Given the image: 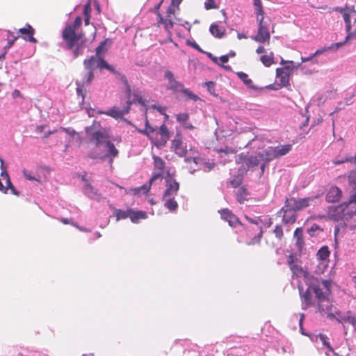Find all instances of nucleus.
I'll use <instances>...</instances> for the list:
<instances>
[{"mask_svg": "<svg viewBox=\"0 0 356 356\" xmlns=\"http://www.w3.org/2000/svg\"><path fill=\"white\" fill-rule=\"evenodd\" d=\"M306 284L307 289L305 291L302 286H298L302 308L307 309L310 307H315L320 312H330L332 304L328 298L330 292V281L322 280L320 282L315 278V281L312 284Z\"/></svg>", "mask_w": 356, "mask_h": 356, "instance_id": "obj_1", "label": "nucleus"}, {"mask_svg": "<svg viewBox=\"0 0 356 356\" xmlns=\"http://www.w3.org/2000/svg\"><path fill=\"white\" fill-rule=\"evenodd\" d=\"M82 23L81 17H76L72 24H67L62 32V38L65 42L67 49L72 50L73 49V55L74 58L79 57L83 54L84 44V33L79 32Z\"/></svg>", "mask_w": 356, "mask_h": 356, "instance_id": "obj_2", "label": "nucleus"}, {"mask_svg": "<svg viewBox=\"0 0 356 356\" xmlns=\"http://www.w3.org/2000/svg\"><path fill=\"white\" fill-rule=\"evenodd\" d=\"M86 133L91 136V140L95 142V146L99 147L102 145H105L107 147V153L105 155L99 156L90 154V156L92 159L100 158L104 159L106 157L109 158V161L112 164L113 159L118 155V150L115 145L108 140V135L106 130L92 131L91 128H86Z\"/></svg>", "mask_w": 356, "mask_h": 356, "instance_id": "obj_3", "label": "nucleus"}, {"mask_svg": "<svg viewBox=\"0 0 356 356\" xmlns=\"http://www.w3.org/2000/svg\"><path fill=\"white\" fill-rule=\"evenodd\" d=\"M139 132L147 136L154 140V144L157 147L165 146L170 138V132L165 123H163L157 129L156 127H153L149 125L147 118L145 120V129L139 130Z\"/></svg>", "mask_w": 356, "mask_h": 356, "instance_id": "obj_4", "label": "nucleus"}, {"mask_svg": "<svg viewBox=\"0 0 356 356\" xmlns=\"http://www.w3.org/2000/svg\"><path fill=\"white\" fill-rule=\"evenodd\" d=\"M349 181L353 185L354 193L350 196L348 202H345L341 204L343 210V220H348L353 216H356V170L352 171L349 175Z\"/></svg>", "mask_w": 356, "mask_h": 356, "instance_id": "obj_5", "label": "nucleus"}, {"mask_svg": "<svg viewBox=\"0 0 356 356\" xmlns=\"http://www.w3.org/2000/svg\"><path fill=\"white\" fill-rule=\"evenodd\" d=\"M257 22V31L255 35L252 37V39L260 44H270V31L269 29L270 22L269 19H266L265 17L256 18Z\"/></svg>", "mask_w": 356, "mask_h": 356, "instance_id": "obj_6", "label": "nucleus"}, {"mask_svg": "<svg viewBox=\"0 0 356 356\" xmlns=\"http://www.w3.org/2000/svg\"><path fill=\"white\" fill-rule=\"evenodd\" d=\"M125 84L127 86V95L128 96V100H127V107L123 110H120L119 108L116 107H113L111 109L104 111V112H99V113H104L107 115H109L115 119H121L123 118V116L126 114H127L130 111V106L132 103L135 102L136 100L138 102L139 104H143L144 102L143 101V99L141 97L136 95V99H134L131 100V88L129 85L127 80H125Z\"/></svg>", "mask_w": 356, "mask_h": 356, "instance_id": "obj_7", "label": "nucleus"}, {"mask_svg": "<svg viewBox=\"0 0 356 356\" xmlns=\"http://www.w3.org/2000/svg\"><path fill=\"white\" fill-rule=\"evenodd\" d=\"M179 10V9L170 6L166 10L165 18L163 17L160 12H158V25L163 24L165 29L169 31L174 26L173 19L175 17L176 12Z\"/></svg>", "mask_w": 356, "mask_h": 356, "instance_id": "obj_8", "label": "nucleus"}, {"mask_svg": "<svg viewBox=\"0 0 356 356\" xmlns=\"http://www.w3.org/2000/svg\"><path fill=\"white\" fill-rule=\"evenodd\" d=\"M165 181L166 188L164 191L163 197L167 198L168 197H174L177 194L179 189V184L169 173L165 177Z\"/></svg>", "mask_w": 356, "mask_h": 356, "instance_id": "obj_9", "label": "nucleus"}, {"mask_svg": "<svg viewBox=\"0 0 356 356\" xmlns=\"http://www.w3.org/2000/svg\"><path fill=\"white\" fill-rule=\"evenodd\" d=\"M171 150L179 157H184L187 154V147L182 141L181 134L177 133L172 140Z\"/></svg>", "mask_w": 356, "mask_h": 356, "instance_id": "obj_10", "label": "nucleus"}, {"mask_svg": "<svg viewBox=\"0 0 356 356\" xmlns=\"http://www.w3.org/2000/svg\"><path fill=\"white\" fill-rule=\"evenodd\" d=\"M290 270H291L293 275H295L296 277H303L305 284H312L314 281H315V277H314L307 270H304L302 266L298 264L293 266L291 265Z\"/></svg>", "mask_w": 356, "mask_h": 356, "instance_id": "obj_11", "label": "nucleus"}, {"mask_svg": "<svg viewBox=\"0 0 356 356\" xmlns=\"http://www.w3.org/2000/svg\"><path fill=\"white\" fill-rule=\"evenodd\" d=\"M260 161H261L259 156V153L257 155H252L249 157H247L243 154H241L236 159V162L238 163H245L248 169H252L258 166Z\"/></svg>", "mask_w": 356, "mask_h": 356, "instance_id": "obj_12", "label": "nucleus"}, {"mask_svg": "<svg viewBox=\"0 0 356 356\" xmlns=\"http://www.w3.org/2000/svg\"><path fill=\"white\" fill-rule=\"evenodd\" d=\"M164 76L168 81L169 86L168 88L175 91L181 92L184 88V86L179 81L175 79L173 73L167 70L165 72Z\"/></svg>", "mask_w": 356, "mask_h": 356, "instance_id": "obj_13", "label": "nucleus"}, {"mask_svg": "<svg viewBox=\"0 0 356 356\" xmlns=\"http://www.w3.org/2000/svg\"><path fill=\"white\" fill-rule=\"evenodd\" d=\"M35 32V29L29 24H26L24 27L20 28L18 30V33L20 34L19 37L32 43L38 42V40L33 36Z\"/></svg>", "mask_w": 356, "mask_h": 356, "instance_id": "obj_14", "label": "nucleus"}, {"mask_svg": "<svg viewBox=\"0 0 356 356\" xmlns=\"http://www.w3.org/2000/svg\"><path fill=\"white\" fill-rule=\"evenodd\" d=\"M343 210L342 207L338 206H330L327 208V214L330 219L334 221H344L343 213Z\"/></svg>", "mask_w": 356, "mask_h": 356, "instance_id": "obj_15", "label": "nucleus"}, {"mask_svg": "<svg viewBox=\"0 0 356 356\" xmlns=\"http://www.w3.org/2000/svg\"><path fill=\"white\" fill-rule=\"evenodd\" d=\"M221 218L226 220L231 227H236L238 225H243L238 217H236L229 209H224L219 211Z\"/></svg>", "mask_w": 356, "mask_h": 356, "instance_id": "obj_16", "label": "nucleus"}, {"mask_svg": "<svg viewBox=\"0 0 356 356\" xmlns=\"http://www.w3.org/2000/svg\"><path fill=\"white\" fill-rule=\"evenodd\" d=\"M259 156L261 161L269 163L270 161L277 159L274 147L270 146L263 152H259Z\"/></svg>", "mask_w": 356, "mask_h": 356, "instance_id": "obj_17", "label": "nucleus"}, {"mask_svg": "<svg viewBox=\"0 0 356 356\" xmlns=\"http://www.w3.org/2000/svg\"><path fill=\"white\" fill-rule=\"evenodd\" d=\"M341 191L337 186H332L326 195V200L328 202H337L341 197Z\"/></svg>", "mask_w": 356, "mask_h": 356, "instance_id": "obj_18", "label": "nucleus"}, {"mask_svg": "<svg viewBox=\"0 0 356 356\" xmlns=\"http://www.w3.org/2000/svg\"><path fill=\"white\" fill-rule=\"evenodd\" d=\"M329 316L332 318H335L339 323H348L350 324L353 316L350 311H348L344 314L341 312H337L335 314H330Z\"/></svg>", "mask_w": 356, "mask_h": 356, "instance_id": "obj_19", "label": "nucleus"}, {"mask_svg": "<svg viewBox=\"0 0 356 356\" xmlns=\"http://www.w3.org/2000/svg\"><path fill=\"white\" fill-rule=\"evenodd\" d=\"M248 220L252 224H254L257 225V230L258 231V233L252 238L251 241L248 242V245H252L256 244H259L261 241V238L263 236V230L262 227L260 226H258V223L253 219L250 218L248 217H246Z\"/></svg>", "mask_w": 356, "mask_h": 356, "instance_id": "obj_20", "label": "nucleus"}, {"mask_svg": "<svg viewBox=\"0 0 356 356\" xmlns=\"http://www.w3.org/2000/svg\"><path fill=\"white\" fill-rule=\"evenodd\" d=\"M161 177V174H160V173L154 175L149 179V182L148 184H144L140 187L134 188V193L139 194L140 193H143L144 194H147L151 188V185H152V182L154 181L155 180H156L157 179L160 178Z\"/></svg>", "mask_w": 356, "mask_h": 356, "instance_id": "obj_21", "label": "nucleus"}, {"mask_svg": "<svg viewBox=\"0 0 356 356\" xmlns=\"http://www.w3.org/2000/svg\"><path fill=\"white\" fill-rule=\"evenodd\" d=\"M209 31L211 35L217 38H223L226 33L225 28L216 23L211 24Z\"/></svg>", "mask_w": 356, "mask_h": 356, "instance_id": "obj_22", "label": "nucleus"}, {"mask_svg": "<svg viewBox=\"0 0 356 356\" xmlns=\"http://www.w3.org/2000/svg\"><path fill=\"white\" fill-rule=\"evenodd\" d=\"M1 177L3 180H4L6 181V187H8V190L10 189V193H12L16 196H19V192L17 191L16 190V188H15V186L13 185L12 182L10 181L9 175L6 170H3L1 172Z\"/></svg>", "mask_w": 356, "mask_h": 356, "instance_id": "obj_23", "label": "nucleus"}, {"mask_svg": "<svg viewBox=\"0 0 356 356\" xmlns=\"http://www.w3.org/2000/svg\"><path fill=\"white\" fill-rule=\"evenodd\" d=\"M277 159L286 155L292 149L291 144H286L274 147Z\"/></svg>", "mask_w": 356, "mask_h": 356, "instance_id": "obj_24", "label": "nucleus"}, {"mask_svg": "<svg viewBox=\"0 0 356 356\" xmlns=\"http://www.w3.org/2000/svg\"><path fill=\"white\" fill-rule=\"evenodd\" d=\"M129 218L134 223H138L140 219H145L147 218V214L145 211H135L131 209H129Z\"/></svg>", "mask_w": 356, "mask_h": 356, "instance_id": "obj_25", "label": "nucleus"}, {"mask_svg": "<svg viewBox=\"0 0 356 356\" xmlns=\"http://www.w3.org/2000/svg\"><path fill=\"white\" fill-rule=\"evenodd\" d=\"M261 63L266 67H270L275 62V54L273 51L262 55L260 57Z\"/></svg>", "mask_w": 356, "mask_h": 356, "instance_id": "obj_26", "label": "nucleus"}, {"mask_svg": "<svg viewBox=\"0 0 356 356\" xmlns=\"http://www.w3.org/2000/svg\"><path fill=\"white\" fill-rule=\"evenodd\" d=\"M82 180L86 181L83 193L90 198H96L99 197L97 191L93 188V186L88 182V181L85 179V177L82 178Z\"/></svg>", "mask_w": 356, "mask_h": 356, "instance_id": "obj_27", "label": "nucleus"}, {"mask_svg": "<svg viewBox=\"0 0 356 356\" xmlns=\"http://www.w3.org/2000/svg\"><path fill=\"white\" fill-rule=\"evenodd\" d=\"M248 195H249V192L245 186L240 187L236 191V199H237V201L240 204H243L245 201H247Z\"/></svg>", "mask_w": 356, "mask_h": 356, "instance_id": "obj_28", "label": "nucleus"}, {"mask_svg": "<svg viewBox=\"0 0 356 356\" xmlns=\"http://www.w3.org/2000/svg\"><path fill=\"white\" fill-rule=\"evenodd\" d=\"M97 65V57L95 55L88 59H85L83 61L84 68L86 71H95Z\"/></svg>", "mask_w": 356, "mask_h": 356, "instance_id": "obj_29", "label": "nucleus"}, {"mask_svg": "<svg viewBox=\"0 0 356 356\" xmlns=\"http://www.w3.org/2000/svg\"><path fill=\"white\" fill-rule=\"evenodd\" d=\"M294 238L296 239V246L301 250L305 245L303 239V230L301 227H298L294 232Z\"/></svg>", "mask_w": 356, "mask_h": 356, "instance_id": "obj_30", "label": "nucleus"}, {"mask_svg": "<svg viewBox=\"0 0 356 356\" xmlns=\"http://www.w3.org/2000/svg\"><path fill=\"white\" fill-rule=\"evenodd\" d=\"M316 198L317 196L298 199L297 210L300 211L302 209L308 207L309 206H310L311 203Z\"/></svg>", "mask_w": 356, "mask_h": 356, "instance_id": "obj_31", "label": "nucleus"}, {"mask_svg": "<svg viewBox=\"0 0 356 356\" xmlns=\"http://www.w3.org/2000/svg\"><path fill=\"white\" fill-rule=\"evenodd\" d=\"M276 76L280 79L282 85L286 86L289 83L290 75L282 67L276 70Z\"/></svg>", "mask_w": 356, "mask_h": 356, "instance_id": "obj_32", "label": "nucleus"}, {"mask_svg": "<svg viewBox=\"0 0 356 356\" xmlns=\"http://www.w3.org/2000/svg\"><path fill=\"white\" fill-rule=\"evenodd\" d=\"M253 5L254 7V14L256 15V18L265 17L264 7L261 0H253Z\"/></svg>", "mask_w": 356, "mask_h": 356, "instance_id": "obj_33", "label": "nucleus"}, {"mask_svg": "<svg viewBox=\"0 0 356 356\" xmlns=\"http://www.w3.org/2000/svg\"><path fill=\"white\" fill-rule=\"evenodd\" d=\"M298 199L295 197L287 198L285 201L284 209L288 210L298 211Z\"/></svg>", "mask_w": 356, "mask_h": 356, "instance_id": "obj_34", "label": "nucleus"}, {"mask_svg": "<svg viewBox=\"0 0 356 356\" xmlns=\"http://www.w3.org/2000/svg\"><path fill=\"white\" fill-rule=\"evenodd\" d=\"M163 199L165 200L164 206L170 211H173L177 209L178 204L177 202L175 200L174 197H168L167 198Z\"/></svg>", "mask_w": 356, "mask_h": 356, "instance_id": "obj_35", "label": "nucleus"}, {"mask_svg": "<svg viewBox=\"0 0 356 356\" xmlns=\"http://www.w3.org/2000/svg\"><path fill=\"white\" fill-rule=\"evenodd\" d=\"M97 66L100 70L106 69V70H109L111 72H115L114 68L112 66L109 65L102 56L97 57Z\"/></svg>", "mask_w": 356, "mask_h": 356, "instance_id": "obj_36", "label": "nucleus"}, {"mask_svg": "<svg viewBox=\"0 0 356 356\" xmlns=\"http://www.w3.org/2000/svg\"><path fill=\"white\" fill-rule=\"evenodd\" d=\"M115 216L116 218V220H120L122 219H126L129 218V209L124 211L122 209H115L114 210Z\"/></svg>", "mask_w": 356, "mask_h": 356, "instance_id": "obj_37", "label": "nucleus"}, {"mask_svg": "<svg viewBox=\"0 0 356 356\" xmlns=\"http://www.w3.org/2000/svg\"><path fill=\"white\" fill-rule=\"evenodd\" d=\"M330 250L327 246H323L320 248L317 252V256L321 260H325L330 256Z\"/></svg>", "mask_w": 356, "mask_h": 356, "instance_id": "obj_38", "label": "nucleus"}, {"mask_svg": "<svg viewBox=\"0 0 356 356\" xmlns=\"http://www.w3.org/2000/svg\"><path fill=\"white\" fill-rule=\"evenodd\" d=\"M181 93L184 94L186 97L187 99H192L195 102H197L200 99L197 95H196L192 91H191L190 90H188L187 88H184V90H182Z\"/></svg>", "mask_w": 356, "mask_h": 356, "instance_id": "obj_39", "label": "nucleus"}, {"mask_svg": "<svg viewBox=\"0 0 356 356\" xmlns=\"http://www.w3.org/2000/svg\"><path fill=\"white\" fill-rule=\"evenodd\" d=\"M153 159L155 168L160 170H163V169L165 168L164 161L161 157L156 156H154Z\"/></svg>", "mask_w": 356, "mask_h": 356, "instance_id": "obj_40", "label": "nucleus"}, {"mask_svg": "<svg viewBox=\"0 0 356 356\" xmlns=\"http://www.w3.org/2000/svg\"><path fill=\"white\" fill-rule=\"evenodd\" d=\"M238 76L243 81V83L250 86H252V81L249 78L248 75L243 72H240L237 73Z\"/></svg>", "mask_w": 356, "mask_h": 356, "instance_id": "obj_41", "label": "nucleus"}, {"mask_svg": "<svg viewBox=\"0 0 356 356\" xmlns=\"http://www.w3.org/2000/svg\"><path fill=\"white\" fill-rule=\"evenodd\" d=\"M281 211H284V216H283V222L285 223V224H292V223H294L295 221H296V216L294 215H292L291 216L287 218V213H288V211L287 209H285L284 207H283L282 209H281Z\"/></svg>", "mask_w": 356, "mask_h": 356, "instance_id": "obj_42", "label": "nucleus"}, {"mask_svg": "<svg viewBox=\"0 0 356 356\" xmlns=\"http://www.w3.org/2000/svg\"><path fill=\"white\" fill-rule=\"evenodd\" d=\"M343 18L345 22V26H346V31H349L350 26L351 25V21H350V11H347V10L342 14Z\"/></svg>", "mask_w": 356, "mask_h": 356, "instance_id": "obj_43", "label": "nucleus"}, {"mask_svg": "<svg viewBox=\"0 0 356 356\" xmlns=\"http://www.w3.org/2000/svg\"><path fill=\"white\" fill-rule=\"evenodd\" d=\"M106 44V40L100 42L99 45L95 49V55L97 57L101 56L102 54H104L106 51L105 46Z\"/></svg>", "mask_w": 356, "mask_h": 356, "instance_id": "obj_44", "label": "nucleus"}, {"mask_svg": "<svg viewBox=\"0 0 356 356\" xmlns=\"http://www.w3.org/2000/svg\"><path fill=\"white\" fill-rule=\"evenodd\" d=\"M189 119V114L187 113H181L176 115V120L181 124L188 122Z\"/></svg>", "mask_w": 356, "mask_h": 356, "instance_id": "obj_45", "label": "nucleus"}, {"mask_svg": "<svg viewBox=\"0 0 356 356\" xmlns=\"http://www.w3.org/2000/svg\"><path fill=\"white\" fill-rule=\"evenodd\" d=\"M273 233L275 236V237L279 240L281 241L283 238L284 236V232L282 227L281 225H276L275 227V229H273Z\"/></svg>", "mask_w": 356, "mask_h": 356, "instance_id": "obj_46", "label": "nucleus"}, {"mask_svg": "<svg viewBox=\"0 0 356 356\" xmlns=\"http://www.w3.org/2000/svg\"><path fill=\"white\" fill-rule=\"evenodd\" d=\"M347 35L345 38V42H348L356 38V29L352 30V26H350L349 31H346Z\"/></svg>", "mask_w": 356, "mask_h": 356, "instance_id": "obj_47", "label": "nucleus"}, {"mask_svg": "<svg viewBox=\"0 0 356 356\" xmlns=\"http://www.w3.org/2000/svg\"><path fill=\"white\" fill-rule=\"evenodd\" d=\"M84 83H83L82 84L79 83H76V92H77V95L79 96H81V98H82V100L84 99L85 98V96H86V89L84 88Z\"/></svg>", "mask_w": 356, "mask_h": 356, "instance_id": "obj_48", "label": "nucleus"}, {"mask_svg": "<svg viewBox=\"0 0 356 356\" xmlns=\"http://www.w3.org/2000/svg\"><path fill=\"white\" fill-rule=\"evenodd\" d=\"M94 79V71H86L85 76H83V83L90 84Z\"/></svg>", "mask_w": 356, "mask_h": 356, "instance_id": "obj_49", "label": "nucleus"}, {"mask_svg": "<svg viewBox=\"0 0 356 356\" xmlns=\"http://www.w3.org/2000/svg\"><path fill=\"white\" fill-rule=\"evenodd\" d=\"M301 65V63H294V64H289L287 65H285L284 67H282V69L289 72V74L290 75L291 72H292V70L294 69V68H298Z\"/></svg>", "mask_w": 356, "mask_h": 356, "instance_id": "obj_50", "label": "nucleus"}, {"mask_svg": "<svg viewBox=\"0 0 356 356\" xmlns=\"http://www.w3.org/2000/svg\"><path fill=\"white\" fill-rule=\"evenodd\" d=\"M204 8L206 10H211L217 8L218 6L216 4L214 0H206L204 2Z\"/></svg>", "mask_w": 356, "mask_h": 356, "instance_id": "obj_51", "label": "nucleus"}, {"mask_svg": "<svg viewBox=\"0 0 356 356\" xmlns=\"http://www.w3.org/2000/svg\"><path fill=\"white\" fill-rule=\"evenodd\" d=\"M216 151L219 153H224L225 154H234L236 151L232 147L226 146L225 148L216 149Z\"/></svg>", "mask_w": 356, "mask_h": 356, "instance_id": "obj_52", "label": "nucleus"}, {"mask_svg": "<svg viewBox=\"0 0 356 356\" xmlns=\"http://www.w3.org/2000/svg\"><path fill=\"white\" fill-rule=\"evenodd\" d=\"M19 36H13V38H7L8 40V44L7 45L4 47V51H8V49H9L15 43V42L17 40V39L19 38Z\"/></svg>", "mask_w": 356, "mask_h": 356, "instance_id": "obj_53", "label": "nucleus"}, {"mask_svg": "<svg viewBox=\"0 0 356 356\" xmlns=\"http://www.w3.org/2000/svg\"><path fill=\"white\" fill-rule=\"evenodd\" d=\"M242 178L241 177H236L230 181V184L234 188H237L242 184Z\"/></svg>", "mask_w": 356, "mask_h": 356, "instance_id": "obj_54", "label": "nucleus"}, {"mask_svg": "<svg viewBox=\"0 0 356 356\" xmlns=\"http://www.w3.org/2000/svg\"><path fill=\"white\" fill-rule=\"evenodd\" d=\"M319 338L324 346H325L329 350H332V347L330 346V343L327 341V337L324 334H320Z\"/></svg>", "mask_w": 356, "mask_h": 356, "instance_id": "obj_55", "label": "nucleus"}, {"mask_svg": "<svg viewBox=\"0 0 356 356\" xmlns=\"http://www.w3.org/2000/svg\"><path fill=\"white\" fill-rule=\"evenodd\" d=\"M22 172H23L24 177L26 179L30 180V181L35 180V181L40 182L39 179H37L35 177L31 176V174L26 170H25V169L23 170Z\"/></svg>", "mask_w": 356, "mask_h": 356, "instance_id": "obj_56", "label": "nucleus"}, {"mask_svg": "<svg viewBox=\"0 0 356 356\" xmlns=\"http://www.w3.org/2000/svg\"><path fill=\"white\" fill-rule=\"evenodd\" d=\"M91 6L90 1L84 6L83 14L85 16L90 15Z\"/></svg>", "mask_w": 356, "mask_h": 356, "instance_id": "obj_57", "label": "nucleus"}, {"mask_svg": "<svg viewBox=\"0 0 356 356\" xmlns=\"http://www.w3.org/2000/svg\"><path fill=\"white\" fill-rule=\"evenodd\" d=\"M347 42H345V40H344L343 42L332 44L330 46L328 47V49L330 50H331L332 49H337L338 48L342 47L343 45H344Z\"/></svg>", "mask_w": 356, "mask_h": 356, "instance_id": "obj_58", "label": "nucleus"}, {"mask_svg": "<svg viewBox=\"0 0 356 356\" xmlns=\"http://www.w3.org/2000/svg\"><path fill=\"white\" fill-rule=\"evenodd\" d=\"M63 131H65V133H67V134L72 136H74L75 135L77 134V133L76 132L75 130L74 129H71L70 128H65V127H61L60 128Z\"/></svg>", "mask_w": 356, "mask_h": 356, "instance_id": "obj_59", "label": "nucleus"}, {"mask_svg": "<svg viewBox=\"0 0 356 356\" xmlns=\"http://www.w3.org/2000/svg\"><path fill=\"white\" fill-rule=\"evenodd\" d=\"M328 50H330L328 49V47H324V48L318 49L312 54V56H319L321 54H323V53H325V51H327Z\"/></svg>", "mask_w": 356, "mask_h": 356, "instance_id": "obj_60", "label": "nucleus"}, {"mask_svg": "<svg viewBox=\"0 0 356 356\" xmlns=\"http://www.w3.org/2000/svg\"><path fill=\"white\" fill-rule=\"evenodd\" d=\"M181 1L182 0H171L170 6L179 10V5Z\"/></svg>", "mask_w": 356, "mask_h": 356, "instance_id": "obj_61", "label": "nucleus"}, {"mask_svg": "<svg viewBox=\"0 0 356 356\" xmlns=\"http://www.w3.org/2000/svg\"><path fill=\"white\" fill-rule=\"evenodd\" d=\"M255 51L257 54H266V49H265V47L263 45L260 44L257 47Z\"/></svg>", "mask_w": 356, "mask_h": 356, "instance_id": "obj_62", "label": "nucleus"}, {"mask_svg": "<svg viewBox=\"0 0 356 356\" xmlns=\"http://www.w3.org/2000/svg\"><path fill=\"white\" fill-rule=\"evenodd\" d=\"M60 221L63 223L64 225H67V224H70L74 226V225H75L71 219H68V218H61L60 219Z\"/></svg>", "mask_w": 356, "mask_h": 356, "instance_id": "obj_63", "label": "nucleus"}, {"mask_svg": "<svg viewBox=\"0 0 356 356\" xmlns=\"http://www.w3.org/2000/svg\"><path fill=\"white\" fill-rule=\"evenodd\" d=\"M183 126V127L186 129H188V130H193L195 129V127L191 124V123H188V122L184 123L183 124H181Z\"/></svg>", "mask_w": 356, "mask_h": 356, "instance_id": "obj_64", "label": "nucleus"}]
</instances>
